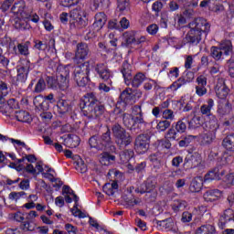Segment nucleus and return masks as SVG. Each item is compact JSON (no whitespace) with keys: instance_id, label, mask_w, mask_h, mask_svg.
Instances as JSON below:
<instances>
[{"instance_id":"obj_1","label":"nucleus","mask_w":234,"mask_h":234,"mask_svg":"<svg viewBox=\"0 0 234 234\" xmlns=\"http://www.w3.org/2000/svg\"><path fill=\"white\" fill-rule=\"evenodd\" d=\"M189 31L186 35V43L198 45L202 41V34L209 30V24L204 18H196L188 24Z\"/></svg>"},{"instance_id":"obj_2","label":"nucleus","mask_w":234,"mask_h":234,"mask_svg":"<svg viewBox=\"0 0 234 234\" xmlns=\"http://www.w3.org/2000/svg\"><path fill=\"white\" fill-rule=\"evenodd\" d=\"M217 114L224 118L223 125L229 127L234 123L233 104L229 101H220L218 104Z\"/></svg>"},{"instance_id":"obj_3","label":"nucleus","mask_w":234,"mask_h":234,"mask_svg":"<svg viewBox=\"0 0 234 234\" xmlns=\"http://www.w3.org/2000/svg\"><path fill=\"white\" fill-rule=\"evenodd\" d=\"M87 13L81 6H78L69 12V25L71 28H83L87 27L85 17Z\"/></svg>"},{"instance_id":"obj_4","label":"nucleus","mask_w":234,"mask_h":234,"mask_svg":"<svg viewBox=\"0 0 234 234\" xmlns=\"http://www.w3.org/2000/svg\"><path fill=\"white\" fill-rule=\"evenodd\" d=\"M222 52L225 56H229L233 52V45L230 40H223L219 44V47H212L210 48V56L216 61L222 59Z\"/></svg>"},{"instance_id":"obj_5","label":"nucleus","mask_w":234,"mask_h":234,"mask_svg":"<svg viewBox=\"0 0 234 234\" xmlns=\"http://www.w3.org/2000/svg\"><path fill=\"white\" fill-rule=\"evenodd\" d=\"M89 72H90L89 62L75 68L74 80L79 87H85L89 83Z\"/></svg>"},{"instance_id":"obj_6","label":"nucleus","mask_w":234,"mask_h":234,"mask_svg":"<svg viewBox=\"0 0 234 234\" xmlns=\"http://www.w3.org/2000/svg\"><path fill=\"white\" fill-rule=\"evenodd\" d=\"M112 131L118 145H124L127 147V145L133 142L131 134H129V133H127L120 124L113 125Z\"/></svg>"},{"instance_id":"obj_7","label":"nucleus","mask_w":234,"mask_h":234,"mask_svg":"<svg viewBox=\"0 0 234 234\" xmlns=\"http://www.w3.org/2000/svg\"><path fill=\"white\" fill-rule=\"evenodd\" d=\"M142 90H135L133 91L131 88L124 90L120 96V99L122 102H118L117 105H129L134 103L136 100H140L142 98Z\"/></svg>"},{"instance_id":"obj_8","label":"nucleus","mask_w":234,"mask_h":234,"mask_svg":"<svg viewBox=\"0 0 234 234\" xmlns=\"http://www.w3.org/2000/svg\"><path fill=\"white\" fill-rule=\"evenodd\" d=\"M69 69L63 67L58 68L57 80H58L59 90H67V89H69Z\"/></svg>"},{"instance_id":"obj_9","label":"nucleus","mask_w":234,"mask_h":234,"mask_svg":"<svg viewBox=\"0 0 234 234\" xmlns=\"http://www.w3.org/2000/svg\"><path fill=\"white\" fill-rule=\"evenodd\" d=\"M47 101L50 103H54L56 99H54V95L52 93L47 96L38 95L35 97L33 103L36 107H37V109H41V111H48L50 105Z\"/></svg>"},{"instance_id":"obj_10","label":"nucleus","mask_w":234,"mask_h":234,"mask_svg":"<svg viewBox=\"0 0 234 234\" xmlns=\"http://www.w3.org/2000/svg\"><path fill=\"white\" fill-rule=\"evenodd\" d=\"M89 54H90V51L89 49V46L86 43L78 44L74 58L75 63H80V61L87 59Z\"/></svg>"},{"instance_id":"obj_11","label":"nucleus","mask_w":234,"mask_h":234,"mask_svg":"<svg viewBox=\"0 0 234 234\" xmlns=\"http://www.w3.org/2000/svg\"><path fill=\"white\" fill-rule=\"evenodd\" d=\"M26 8L27 2H25L24 0H20L14 4V5L11 7V12L12 14H14V16H16V17H22V19H28V14L25 12Z\"/></svg>"},{"instance_id":"obj_12","label":"nucleus","mask_w":234,"mask_h":234,"mask_svg":"<svg viewBox=\"0 0 234 234\" xmlns=\"http://www.w3.org/2000/svg\"><path fill=\"white\" fill-rule=\"evenodd\" d=\"M135 149L139 154H144L149 149V136L141 134L135 140Z\"/></svg>"},{"instance_id":"obj_13","label":"nucleus","mask_w":234,"mask_h":234,"mask_svg":"<svg viewBox=\"0 0 234 234\" xmlns=\"http://www.w3.org/2000/svg\"><path fill=\"white\" fill-rule=\"evenodd\" d=\"M98 103V99L96 98V94L94 93H87L84 95L81 102H80V109L82 111H89L93 105Z\"/></svg>"},{"instance_id":"obj_14","label":"nucleus","mask_w":234,"mask_h":234,"mask_svg":"<svg viewBox=\"0 0 234 234\" xmlns=\"http://www.w3.org/2000/svg\"><path fill=\"white\" fill-rule=\"evenodd\" d=\"M215 90L216 96L219 98V100H226V98H228V94H229V89L226 86V83L222 79L218 80Z\"/></svg>"},{"instance_id":"obj_15","label":"nucleus","mask_w":234,"mask_h":234,"mask_svg":"<svg viewBox=\"0 0 234 234\" xmlns=\"http://www.w3.org/2000/svg\"><path fill=\"white\" fill-rule=\"evenodd\" d=\"M202 165V156L200 154H194L185 159V166L187 169H195V167H199Z\"/></svg>"},{"instance_id":"obj_16","label":"nucleus","mask_w":234,"mask_h":234,"mask_svg":"<svg viewBox=\"0 0 234 234\" xmlns=\"http://www.w3.org/2000/svg\"><path fill=\"white\" fill-rule=\"evenodd\" d=\"M96 72L99 74L100 78H101L104 81H108V85H112V81L111 80V71L107 65L101 63L97 64L95 67Z\"/></svg>"},{"instance_id":"obj_17","label":"nucleus","mask_w":234,"mask_h":234,"mask_svg":"<svg viewBox=\"0 0 234 234\" xmlns=\"http://www.w3.org/2000/svg\"><path fill=\"white\" fill-rule=\"evenodd\" d=\"M30 69V61L27 60L25 63L18 67L17 69V81L21 83H25L27 81V78H28V70Z\"/></svg>"},{"instance_id":"obj_18","label":"nucleus","mask_w":234,"mask_h":234,"mask_svg":"<svg viewBox=\"0 0 234 234\" xmlns=\"http://www.w3.org/2000/svg\"><path fill=\"white\" fill-rule=\"evenodd\" d=\"M105 111V108L103 105L97 102V104L91 106L89 110H84V112L86 116H89V118H99V116H101Z\"/></svg>"},{"instance_id":"obj_19","label":"nucleus","mask_w":234,"mask_h":234,"mask_svg":"<svg viewBox=\"0 0 234 234\" xmlns=\"http://www.w3.org/2000/svg\"><path fill=\"white\" fill-rule=\"evenodd\" d=\"M107 23V15L105 13H97L95 15V21L92 25V28L95 32H100L105 27V24Z\"/></svg>"},{"instance_id":"obj_20","label":"nucleus","mask_w":234,"mask_h":234,"mask_svg":"<svg viewBox=\"0 0 234 234\" xmlns=\"http://www.w3.org/2000/svg\"><path fill=\"white\" fill-rule=\"evenodd\" d=\"M215 107V101L213 99H208L207 101V104H202L200 106V113L201 116H207V118H211L213 116V113L211 111H213V108Z\"/></svg>"},{"instance_id":"obj_21","label":"nucleus","mask_w":234,"mask_h":234,"mask_svg":"<svg viewBox=\"0 0 234 234\" xmlns=\"http://www.w3.org/2000/svg\"><path fill=\"white\" fill-rule=\"evenodd\" d=\"M203 186L204 178L202 176H197L191 181L189 191H191V193H200V191H202Z\"/></svg>"},{"instance_id":"obj_22","label":"nucleus","mask_w":234,"mask_h":234,"mask_svg":"<svg viewBox=\"0 0 234 234\" xmlns=\"http://www.w3.org/2000/svg\"><path fill=\"white\" fill-rule=\"evenodd\" d=\"M220 197H222V192L218 189L207 190L203 195V198L206 202H215L216 200H218Z\"/></svg>"},{"instance_id":"obj_23","label":"nucleus","mask_w":234,"mask_h":234,"mask_svg":"<svg viewBox=\"0 0 234 234\" xmlns=\"http://www.w3.org/2000/svg\"><path fill=\"white\" fill-rule=\"evenodd\" d=\"M224 176V170L219 171L218 168H215L208 172L205 177L204 182H211L213 180H220Z\"/></svg>"},{"instance_id":"obj_24","label":"nucleus","mask_w":234,"mask_h":234,"mask_svg":"<svg viewBox=\"0 0 234 234\" xmlns=\"http://www.w3.org/2000/svg\"><path fill=\"white\" fill-rule=\"evenodd\" d=\"M26 171L33 175V176H37V175L43 173V165H41V163L28 164L26 166Z\"/></svg>"},{"instance_id":"obj_25","label":"nucleus","mask_w":234,"mask_h":234,"mask_svg":"<svg viewBox=\"0 0 234 234\" xmlns=\"http://www.w3.org/2000/svg\"><path fill=\"white\" fill-rule=\"evenodd\" d=\"M221 145L228 153H234V133L227 135L222 140Z\"/></svg>"},{"instance_id":"obj_26","label":"nucleus","mask_w":234,"mask_h":234,"mask_svg":"<svg viewBox=\"0 0 234 234\" xmlns=\"http://www.w3.org/2000/svg\"><path fill=\"white\" fill-rule=\"evenodd\" d=\"M101 143L104 145V149H110L114 151L116 148L112 145V140L111 139V130H107L105 133L101 137Z\"/></svg>"},{"instance_id":"obj_27","label":"nucleus","mask_w":234,"mask_h":234,"mask_svg":"<svg viewBox=\"0 0 234 234\" xmlns=\"http://www.w3.org/2000/svg\"><path fill=\"white\" fill-rule=\"evenodd\" d=\"M218 127H220L218 124V119L217 118V116L212 115L206 123V131L217 133V131H218Z\"/></svg>"},{"instance_id":"obj_28","label":"nucleus","mask_w":234,"mask_h":234,"mask_svg":"<svg viewBox=\"0 0 234 234\" xmlns=\"http://www.w3.org/2000/svg\"><path fill=\"white\" fill-rule=\"evenodd\" d=\"M200 138L203 145H209L210 144H213L215 138H217V133L215 132L207 131L201 134Z\"/></svg>"},{"instance_id":"obj_29","label":"nucleus","mask_w":234,"mask_h":234,"mask_svg":"<svg viewBox=\"0 0 234 234\" xmlns=\"http://www.w3.org/2000/svg\"><path fill=\"white\" fill-rule=\"evenodd\" d=\"M103 192L108 195V197H113L114 193L118 192V183L112 181V183H106L103 187Z\"/></svg>"},{"instance_id":"obj_30","label":"nucleus","mask_w":234,"mask_h":234,"mask_svg":"<svg viewBox=\"0 0 234 234\" xmlns=\"http://www.w3.org/2000/svg\"><path fill=\"white\" fill-rule=\"evenodd\" d=\"M234 219V211L231 208L225 210L223 215L219 218V224L224 227L229 220Z\"/></svg>"},{"instance_id":"obj_31","label":"nucleus","mask_w":234,"mask_h":234,"mask_svg":"<svg viewBox=\"0 0 234 234\" xmlns=\"http://www.w3.org/2000/svg\"><path fill=\"white\" fill-rule=\"evenodd\" d=\"M90 146L92 147L93 149H98L99 151H103L104 145L101 143V139L99 136H92L89 140Z\"/></svg>"},{"instance_id":"obj_32","label":"nucleus","mask_w":234,"mask_h":234,"mask_svg":"<svg viewBox=\"0 0 234 234\" xmlns=\"http://www.w3.org/2000/svg\"><path fill=\"white\" fill-rule=\"evenodd\" d=\"M145 80H147L145 74L139 72L134 75L132 80V86L134 87V89H138V87H140V85H142V83L145 81Z\"/></svg>"},{"instance_id":"obj_33","label":"nucleus","mask_w":234,"mask_h":234,"mask_svg":"<svg viewBox=\"0 0 234 234\" xmlns=\"http://www.w3.org/2000/svg\"><path fill=\"white\" fill-rule=\"evenodd\" d=\"M57 107L60 114H65V112H69L70 111V102L61 99L58 101Z\"/></svg>"},{"instance_id":"obj_34","label":"nucleus","mask_w":234,"mask_h":234,"mask_svg":"<svg viewBox=\"0 0 234 234\" xmlns=\"http://www.w3.org/2000/svg\"><path fill=\"white\" fill-rule=\"evenodd\" d=\"M122 122L128 129H132L136 125V121H134V116L133 114L124 113L122 117Z\"/></svg>"},{"instance_id":"obj_35","label":"nucleus","mask_w":234,"mask_h":234,"mask_svg":"<svg viewBox=\"0 0 234 234\" xmlns=\"http://www.w3.org/2000/svg\"><path fill=\"white\" fill-rule=\"evenodd\" d=\"M204 123V118L202 115H194V117L188 122L189 127L191 129H197Z\"/></svg>"},{"instance_id":"obj_36","label":"nucleus","mask_w":234,"mask_h":234,"mask_svg":"<svg viewBox=\"0 0 234 234\" xmlns=\"http://www.w3.org/2000/svg\"><path fill=\"white\" fill-rule=\"evenodd\" d=\"M144 186H145V189L143 188L142 190H140V188H137L135 190L136 193H141V195H144V193H151V191H153V189L156 187V182L151 179H148Z\"/></svg>"},{"instance_id":"obj_37","label":"nucleus","mask_w":234,"mask_h":234,"mask_svg":"<svg viewBox=\"0 0 234 234\" xmlns=\"http://www.w3.org/2000/svg\"><path fill=\"white\" fill-rule=\"evenodd\" d=\"M16 118L17 122H23L25 123H28L29 122L32 121V117H30V114L27 112H16Z\"/></svg>"},{"instance_id":"obj_38","label":"nucleus","mask_w":234,"mask_h":234,"mask_svg":"<svg viewBox=\"0 0 234 234\" xmlns=\"http://www.w3.org/2000/svg\"><path fill=\"white\" fill-rule=\"evenodd\" d=\"M133 120L135 123H144V114L142 113V108L135 107L133 110Z\"/></svg>"},{"instance_id":"obj_39","label":"nucleus","mask_w":234,"mask_h":234,"mask_svg":"<svg viewBox=\"0 0 234 234\" xmlns=\"http://www.w3.org/2000/svg\"><path fill=\"white\" fill-rule=\"evenodd\" d=\"M134 156L133 150H124L120 154L121 162L127 164Z\"/></svg>"},{"instance_id":"obj_40","label":"nucleus","mask_w":234,"mask_h":234,"mask_svg":"<svg viewBox=\"0 0 234 234\" xmlns=\"http://www.w3.org/2000/svg\"><path fill=\"white\" fill-rule=\"evenodd\" d=\"M122 198L128 207H133V206H136L141 202L140 199L134 198V197L131 195V193H129L128 196H123Z\"/></svg>"},{"instance_id":"obj_41","label":"nucleus","mask_w":234,"mask_h":234,"mask_svg":"<svg viewBox=\"0 0 234 234\" xmlns=\"http://www.w3.org/2000/svg\"><path fill=\"white\" fill-rule=\"evenodd\" d=\"M215 233V227L212 225H203L197 229L196 234H213Z\"/></svg>"},{"instance_id":"obj_42","label":"nucleus","mask_w":234,"mask_h":234,"mask_svg":"<svg viewBox=\"0 0 234 234\" xmlns=\"http://www.w3.org/2000/svg\"><path fill=\"white\" fill-rule=\"evenodd\" d=\"M8 218L11 220H15V222H24L25 221V213L21 212V210H18L14 213H10L8 215Z\"/></svg>"},{"instance_id":"obj_43","label":"nucleus","mask_w":234,"mask_h":234,"mask_svg":"<svg viewBox=\"0 0 234 234\" xmlns=\"http://www.w3.org/2000/svg\"><path fill=\"white\" fill-rule=\"evenodd\" d=\"M67 144L72 149L78 147V145H80V137L74 134L69 135L67 139Z\"/></svg>"},{"instance_id":"obj_44","label":"nucleus","mask_w":234,"mask_h":234,"mask_svg":"<svg viewBox=\"0 0 234 234\" xmlns=\"http://www.w3.org/2000/svg\"><path fill=\"white\" fill-rule=\"evenodd\" d=\"M171 127V122L167 120L159 121L156 125V130L158 133H165V131H167Z\"/></svg>"},{"instance_id":"obj_45","label":"nucleus","mask_w":234,"mask_h":234,"mask_svg":"<svg viewBox=\"0 0 234 234\" xmlns=\"http://www.w3.org/2000/svg\"><path fill=\"white\" fill-rule=\"evenodd\" d=\"M45 89H47V83L45 82V80L39 79L35 85L33 92H35L36 94H39L40 92H43Z\"/></svg>"},{"instance_id":"obj_46","label":"nucleus","mask_w":234,"mask_h":234,"mask_svg":"<svg viewBox=\"0 0 234 234\" xmlns=\"http://www.w3.org/2000/svg\"><path fill=\"white\" fill-rule=\"evenodd\" d=\"M25 195H27V193H25L24 191L11 192L8 195V198H9V200H12V202H17V201L21 200V198H23V197H25Z\"/></svg>"},{"instance_id":"obj_47","label":"nucleus","mask_w":234,"mask_h":234,"mask_svg":"<svg viewBox=\"0 0 234 234\" xmlns=\"http://www.w3.org/2000/svg\"><path fill=\"white\" fill-rule=\"evenodd\" d=\"M27 18H23L21 16H17V18L15 20V28H17L18 30H25L27 28V21H25Z\"/></svg>"},{"instance_id":"obj_48","label":"nucleus","mask_w":234,"mask_h":234,"mask_svg":"<svg viewBox=\"0 0 234 234\" xmlns=\"http://www.w3.org/2000/svg\"><path fill=\"white\" fill-rule=\"evenodd\" d=\"M187 203L186 201H175L172 205V209L176 213L178 211H184Z\"/></svg>"},{"instance_id":"obj_49","label":"nucleus","mask_w":234,"mask_h":234,"mask_svg":"<svg viewBox=\"0 0 234 234\" xmlns=\"http://www.w3.org/2000/svg\"><path fill=\"white\" fill-rule=\"evenodd\" d=\"M62 195H72L74 202H79L80 200V197H78L76 194H74V190H72V188H70V186H63Z\"/></svg>"},{"instance_id":"obj_50","label":"nucleus","mask_w":234,"mask_h":234,"mask_svg":"<svg viewBox=\"0 0 234 234\" xmlns=\"http://www.w3.org/2000/svg\"><path fill=\"white\" fill-rule=\"evenodd\" d=\"M46 178H49V180L53 183V187H61L63 186V181L54 177V176L50 174H43Z\"/></svg>"},{"instance_id":"obj_51","label":"nucleus","mask_w":234,"mask_h":234,"mask_svg":"<svg viewBox=\"0 0 234 234\" xmlns=\"http://www.w3.org/2000/svg\"><path fill=\"white\" fill-rule=\"evenodd\" d=\"M147 41V37L144 35H140L138 31H135V37L133 40L134 45H142V43H146Z\"/></svg>"},{"instance_id":"obj_52","label":"nucleus","mask_w":234,"mask_h":234,"mask_svg":"<svg viewBox=\"0 0 234 234\" xmlns=\"http://www.w3.org/2000/svg\"><path fill=\"white\" fill-rule=\"evenodd\" d=\"M186 23V17H184V16L182 15H176V27L178 30H180V28H182Z\"/></svg>"},{"instance_id":"obj_53","label":"nucleus","mask_w":234,"mask_h":234,"mask_svg":"<svg viewBox=\"0 0 234 234\" xmlns=\"http://www.w3.org/2000/svg\"><path fill=\"white\" fill-rule=\"evenodd\" d=\"M136 36V31H129L124 34L125 41L128 45H133L134 43V37Z\"/></svg>"},{"instance_id":"obj_54","label":"nucleus","mask_w":234,"mask_h":234,"mask_svg":"<svg viewBox=\"0 0 234 234\" xmlns=\"http://www.w3.org/2000/svg\"><path fill=\"white\" fill-rule=\"evenodd\" d=\"M117 5L121 12H125L129 8V0H117Z\"/></svg>"},{"instance_id":"obj_55","label":"nucleus","mask_w":234,"mask_h":234,"mask_svg":"<svg viewBox=\"0 0 234 234\" xmlns=\"http://www.w3.org/2000/svg\"><path fill=\"white\" fill-rule=\"evenodd\" d=\"M18 52L22 56H28L30 53L28 51V45L27 44H18L17 45Z\"/></svg>"},{"instance_id":"obj_56","label":"nucleus","mask_w":234,"mask_h":234,"mask_svg":"<svg viewBox=\"0 0 234 234\" xmlns=\"http://www.w3.org/2000/svg\"><path fill=\"white\" fill-rule=\"evenodd\" d=\"M48 85L50 87V89H54L55 90L59 89L58 79H54L52 77L48 78Z\"/></svg>"},{"instance_id":"obj_57","label":"nucleus","mask_w":234,"mask_h":234,"mask_svg":"<svg viewBox=\"0 0 234 234\" xmlns=\"http://www.w3.org/2000/svg\"><path fill=\"white\" fill-rule=\"evenodd\" d=\"M163 118L164 120H175V112H173V110L165 109L163 111Z\"/></svg>"},{"instance_id":"obj_58","label":"nucleus","mask_w":234,"mask_h":234,"mask_svg":"<svg viewBox=\"0 0 234 234\" xmlns=\"http://www.w3.org/2000/svg\"><path fill=\"white\" fill-rule=\"evenodd\" d=\"M158 25L152 24L146 27V32L150 34V36H156L158 34Z\"/></svg>"},{"instance_id":"obj_59","label":"nucleus","mask_w":234,"mask_h":234,"mask_svg":"<svg viewBox=\"0 0 234 234\" xmlns=\"http://www.w3.org/2000/svg\"><path fill=\"white\" fill-rule=\"evenodd\" d=\"M76 169L80 173H87V165H85L83 160L80 159L79 161H77Z\"/></svg>"},{"instance_id":"obj_60","label":"nucleus","mask_w":234,"mask_h":234,"mask_svg":"<svg viewBox=\"0 0 234 234\" xmlns=\"http://www.w3.org/2000/svg\"><path fill=\"white\" fill-rule=\"evenodd\" d=\"M37 217H39V214L36 210H31L27 213L26 219L27 222H34Z\"/></svg>"},{"instance_id":"obj_61","label":"nucleus","mask_w":234,"mask_h":234,"mask_svg":"<svg viewBox=\"0 0 234 234\" xmlns=\"http://www.w3.org/2000/svg\"><path fill=\"white\" fill-rule=\"evenodd\" d=\"M157 145L163 149H171V142H169L167 139L157 141Z\"/></svg>"},{"instance_id":"obj_62","label":"nucleus","mask_w":234,"mask_h":234,"mask_svg":"<svg viewBox=\"0 0 234 234\" xmlns=\"http://www.w3.org/2000/svg\"><path fill=\"white\" fill-rule=\"evenodd\" d=\"M186 129H187V126L186 125V122L182 121H178L176 124V131L177 133H186Z\"/></svg>"},{"instance_id":"obj_63","label":"nucleus","mask_w":234,"mask_h":234,"mask_svg":"<svg viewBox=\"0 0 234 234\" xmlns=\"http://www.w3.org/2000/svg\"><path fill=\"white\" fill-rule=\"evenodd\" d=\"M176 131L175 129H169L168 132L165 134L166 140H176Z\"/></svg>"},{"instance_id":"obj_64","label":"nucleus","mask_w":234,"mask_h":234,"mask_svg":"<svg viewBox=\"0 0 234 234\" xmlns=\"http://www.w3.org/2000/svg\"><path fill=\"white\" fill-rule=\"evenodd\" d=\"M80 3V0H60V5L62 6H74V5H78Z\"/></svg>"}]
</instances>
